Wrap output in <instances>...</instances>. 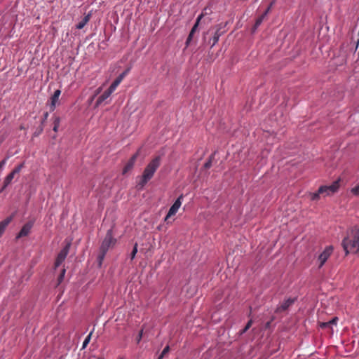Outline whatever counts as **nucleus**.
Here are the masks:
<instances>
[{"instance_id":"f257e3e1","label":"nucleus","mask_w":359,"mask_h":359,"mask_svg":"<svg viewBox=\"0 0 359 359\" xmlns=\"http://www.w3.org/2000/svg\"><path fill=\"white\" fill-rule=\"evenodd\" d=\"M342 246L346 255L357 252L359 250V227L354 226L347 231L346 236L343 239Z\"/></svg>"},{"instance_id":"f03ea898","label":"nucleus","mask_w":359,"mask_h":359,"mask_svg":"<svg viewBox=\"0 0 359 359\" xmlns=\"http://www.w3.org/2000/svg\"><path fill=\"white\" fill-rule=\"evenodd\" d=\"M342 246L346 255L357 252L359 250V227L354 226L347 231L346 236L343 239Z\"/></svg>"},{"instance_id":"7ed1b4c3","label":"nucleus","mask_w":359,"mask_h":359,"mask_svg":"<svg viewBox=\"0 0 359 359\" xmlns=\"http://www.w3.org/2000/svg\"><path fill=\"white\" fill-rule=\"evenodd\" d=\"M161 158L159 156L153 158L144 168L140 182L137 183L139 189H142L147 183L154 177V173L161 165Z\"/></svg>"},{"instance_id":"20e7f679","label":"nucleus","mask_w":359,"mask_h":359,"mask_svg":"<svg viewBox=\"0 0 359 359\" xmlns=\"http://www.w3.org/2000/svg\"><path fill=\"white\" fill-rule=\"evenodd\" d=\"M116 243V239L114 238L112 229H109L106 233L105 238L100 246V250L108 251L109 248L114 247Z\"/></svg>"},{"instance_id":"39448f33","label":"nucleus","mask_w":359,"mask_h":359,"mask_svg":"<svg viewBox=\"0 0 359 359\" xmlns=\"http://www.w3.org/2000/svg\"><path fill=\"white\" fill-rule=\"evenodd\" d=\"M339 188V180L334 181L331 185L321 186L319 187V193L325 196H329L338 191Z\"/></svg>"},{"instance_id":"423d86ee","label":"nucleus","mask_w":359,"mask_h":359,"mask_svg":"<svg viewBox=\"0 0 359 359\" xmlns=\"http://www.w3.org/2000/svg\"><path fill=\"white\" fill-rule=\"evenodd\" d=\"M69 248H70V244L68 243L58 253V255L56 257L55 262V264H54L55 269L60 266L61 265V264L65 261V259H66V257L69 253Z\"/></svg>"},{"instance_id":"0eeeda50","label":"nucleus","mask_w":359,"mask_h":359,"mask_svg":"<svg viewBox=\"0 0 359 359\" xmlns=\"http://www.w3.org/2000/svg\"><path fill=\"white\" fill-rule=\"evenodd\" d=\"M183 199V195H180L177 200L175 201V203L172 204V205L169 209V211L167 214V215L165 217V221H168V219L175 215L177 212L178 211L179 208H180L182 205V201Z\"/></svg>"},{"instance_id":"6e6552de","label":"nucleus","mask_w":359,"mask_h":359,"mask_svg":"<svg viewBox=\"0 0 359 359\" xmlns=\"http://www.w3.org/2000/svg\"><path fill=\"white\" fill-rule=\"evenodd\" d=\"M333 252V247L330 245L325 248L323 252L319 255L318 261L320 262L319 268L322 267Z\"/></svg>"},{"instance_id":"1a4fd4ad","label":"nucleus","mask_w":359,"mask_h":359,"mask_svg":"<svg viewBox=\"0 0 359 359\" xmlns=\"http://www.w3.org/2000/svg\"><path fill=\"white\" fill-rule=\"evenodd\" d=\"M33 222H28L24 224L20 232L18 233L16 238L18 239L20 238L28 236L33 226Z\"/></svg>"},{"instance_id":"9d476101","label":"nucleus","mask_w":359,"mask_h":359,"mask_svg":"<svg viewBox=\"0 0 359 359\" xmlns=\"http://www.w3.org/2000/svg\"><path fill=\"white\" fill-rule=\"evenodd\" d=\"M296 299V298H288L284 301L278 307H277L276 312L280 313L286 311L295 302Z\"/></svg>"},{"instance_id":"9b49d317","label":"nucleus","mask_w":359,"mask_h":359,"mask_svg":"<svg viewBox=\"0 0 359 359\" xmlns=\"http://www.w3.org/2000/svg\"><path fill=\"white\" fill-rule=\"evenodd\" d=\"M114 89L111 88V86H110L109 88L105 90L97 100L95 106L98 107L100 106L105 100H107L111 94L114 91Z\"/></svg>"},{"instance_id":"f8f14e48","label":"nucleus","mask_w":359,"mask_h":359,"mask_svg":"<svg viewBox=\"0 0 359 359\" xmlns=\"http://www.w3.org/2000/svg\"><path fill=\"white\" fill-rule=\"evenodd\" d=\"M138 155L139 153L137 152L131 156V158L129 159V161L127 162V163L123 168V174L127 173L133 168Z\"/></svg>"},{"instance_id":"ddd939ff","label":"nucleus","mask_w":359,"mask_h":359,"mask_svg":"<svg viewBox=\"0 0 359 359\" xmlns=\"http://www.w3.org/2000/svg\"><path fill=\"white\" fill-rule=\"evenodd\" d=\"M60 94H61V90H56L54 92L53 95L51 96V97H50L51 103L50 105V110L51 111H53L55 110L56 104L59 102V97H60Z\"/></svg>"},{"instance_id":"4468645a","label":"nucleus","mask_w":359,"mask_h":359,"mask_svg":"<svg viewBox=\"0 0 359 359\" xmlns=\"http://www.w3.org/2000/svg\"><path fill=\"white\" fill-rule=\"evenodd\" d=\"M130 69L128 68L122 72L111 84V88L116 90L118 86L121 83L125 76L128 74Z\"/></svg>"},{"instance_id":"2eb2a0df","label":"nucleus","mask_w":359,"mask_h":359,"mask_svg":"<svg viewBox=\"0 0 359 359\" xmlns=\"http://www.w3.org/2000/svg\"><path fill=\"white\" fill-rule=\"evenodd\" d=\"M12 219H13V217L10 216V217H6L3 221L0 222V237L3 235L6 227L11 222Z\"/></svg>"},{"instance_id":"dca6fc26","label":"nucleus","mask_w":359,"mask_h":359,"mask_svg":"<svg viewBox=\"0 0 359 359\" xmlns=\"http://www.w3.org/2000/svg\"><path fill=\"white\" fill-rule=\"evenodd\" d=\"M90 16L91 15L90 13L85 15L83 18L77 24L76 28L79 29H83L85 27V25L89 22Z\"/></svg>"},{"instance_id":"f3484780","label":"nucleus","mask_w":359,"mask_h":359,"mask_svg":"<svg viewBox=\"0 0 359 359\" xmlns=\"http://www.w3.org/2000/svg\"><path fill=\"white\" fill-rule=\"evenodd\" d=\"M205 14H206V13H204V11H203V12H202V13H201V14H200V15L198 16V18H197V19H196V22H195V24H194V25L193 26V27H192V29H191V32L192 33H194H194L196 32V30H197V29H198V25H199V23H200V21L201 20V19L203 18V16H204Z\"/></svg>"},{"instance_id":"a211bd4d","label":"nucleus","mask_w":359,"mask_h":359,"mask_svg":"<svg viewBox=\"0 0 359 359\" xmlns=\"http://www.w3.org/2000/svg\"><path fill=\"white\" fill-rule=\"evenodd\" d=\"M222 32H220V28H218L217 31L215 32L213 37L212 38V46H215L219 41V39L220 36L222 35Z\"/></svg>"},{"instance_id":"6ab92c4d","label":"nucleus","mask_w":359,"mask_h":359,"mask_svg":"<svg viewBox=\"0 0 359 359\" xmlns=\"http://www.w3.org/2000/svg\"><path fill=\"white\" fill-rule=\"evenodd\" d=\"M15 177V175L11 172L4 179V187H8L12 182Z\"/></svg>"},{"instance_id":"aec40b11","label":"nucleus","mask_w":359,"mask_h":359,"mask_svg":"<svg viewBox=\"0 0 359 359\" xmlns=\"http://www.w3.org/2000/svg\"><path fill=\"white\" fill-rule=\"evenodd\" d=\"M60 124V118L59 116L53 117V130L57 133Z\"/></svg>"},{"instance_id":"412c9836","label":"nucleus","mask_w":359,"mask_h":359,"mask_svg":"<svg viewBox=\"0 0 359 359\" xmlns=\"http://www.w3.org/2000/svg\"><path fill=\"white\" fill-rule=\"evenodd\" d=\"M107 252V251H103L100 249V253L97 257L98 264L100 266L102 265V261L104 260Z\"/></svg>"},{"instance_id":"4be33fe9","label":"nucleus","mask_w":359,"mask_h":359,"mask_svg":"<svg viewBox=\"0 0 359 359\" xmlns=\"http://www.w3.org/2000/svg\"><path fill=\"white\" fill-rule=\"evenodd\" d=\"M266 16V15L263 13L256 20L254 29H257L262 23Z\"/></svg>"},{"instance_id":"5701e85b","label":"nucleus","mask_w":359,"mask_h":359,"mask_svg":"<svg viewBox=\"0 0 359 359\" xmlns=\"http://www.w3.org/2000/svg\"><path fill=\"white\" fill-rule=\"evenodd\" d=\"M65 272H66L65 269H62L60 274L59 275V276L57 278V285H60L63 281V279H64V277L65 275Z\"/></svg>"},{"instance_id":"b1692460","label":"nucleus","mask_w":359,"mask_h":359,"mask_svg":"<svg viewBox=\"0 0 359 359\" xmlns=\"http://www.w3.org/2000/svg\"><path fill=\"white\" fill-rule=\"evenodd\" d=\"M23 167H24V163H22L17 165L11 172L14 175L18 174L21 171V170L22 169Z\"/></svg>"},{"instance_id":"393cba45","label":"nucleus","mask_w":359,"mask_h":359,"mask_svg":"<svg viewBox=\"0 0 359 359\" xmlns=\"http://www.w3.org/2000/svg\"><path fill=\"white\" fill-rule=\"evenodd\" d=\"M92 334H93V332H90V334L86 337V338L83 341V348H86L87 346V345L89 344L90 341V338H91Z\"/></svg>"},{"instance_id":"a878e982","label":"nucleus","mask_w":359,"mask_h":359,"mask_svg":"<svg viewBox=\"0 0 359 359\" xmlns=\"http://www.w3.org/2000/svg\"><path fill=\"white\" fill-rule=\"evenodd\" d=\"M320 194H321L319 193V189L318 190L317 192L310 194L311 200H312V201L318 200Z\"/></svg>"},{"instance_id":"bb28decb","label":"nucleus","mask_w":359,"mask_h":359,"mask_svg":"<svg viewBox=\"0 0 359 359\" xmlns=\"http://www.w3.org/2000/svg\"><path fill=\"white\" fill-rule=\"evenodd\" d=\"M137 252V243L134 245L133 249L130 253V259H133Z\"/></svg>"},{"instance_id":"cd10ccee","label":"nucleus","mask_w":359,"mask_h":359,"mask_svg":"<svg viewBox=\"0 0 359 359\" xmlns=\"http://www.w3.org/2000/svg\"><path fill=\"white\" fill-rule=\"evenodd\" d=\"M169 351H170V346H166L163 348V351L161 352L158 359H162L164 357V355H166L169 352Z\"/></svg>"},{"instance_id":"c85d7f7f","label":"nucleus","mask_w":359,"mask_h":359,"mask_svg":"<svg viewBox=\"0 0 359 359\" xmlns=\"http://www.w3.org/2000/svg\"><path fill=\"white\" fill-rule=\"evenodd\" d=\"M212 158L213 155L210 156L209 160L204 164L205 169H209L212 166Z\"/></svg>"},{"instance_id":"c756f323","label":"nucleus","mask_w":359,"mask_h":359,"mask_svg":"<svg viewBox=\"0 0 359 359\" xmlns=\"http://www.w3.org/2000/svg\"><path fill=\"white\" fill-rule=\"evenodd\" d=\"M351 192L355 196L359 195V184L355 187L352 188L351 189Z\"/></svg>"},{"instance_id":"7c9ffc66","label":"nucleus","mask_w":359,"mask_h":359,"mask_svg":"<svg viewBox=\"0 0 359 359\" xmlns=\"http://www.w3.org/2000/svg\"><path fill=\"white\" fill-rule=\"evenodd\" d=\"M194 34V33L190 32V33H189V36H188V37L187 39V41H186L187 46H188L189 45V43H190V42H191V39L193 38Z\"/></svg>"},{"instance_id":"2f4dec72","label":"nucleus","mask_w":359,"mask_h":359,"mask_svg":"<svg viewBox=\"0 0 359 359\" xmlns=\"http://www.w3.org/2000/svg\"><path fill=\"white\" fill-rule=\"evenodd\" d=\"M252 323H253L252 320V319H250V320L248 322V323L246 324V325L245 326V327H244V332H247V331L250 328V327H251V326H252Z\"/></svg>"},{"instance_id":"473e14b6","label":"nucleus","mask_w":359,"mask_h":359,"mask_svg":"<svg viewBox=\"0 0 359 359\" xmlns=\"http://www.w3.org/2000/svg\"><path fill=\"white\" fill-rule=\"evenodd\" d=\"M8 157L3 159L1 161H0V171L4 168V167L5 166L6 162H7V160H8Z\"/></svg>"},{"instance_id":"72a5a7b5","label":"nucleus","mask_w":359,"mask_h":359,"mask_svg":"<svg viewBox=\"0 0 359 359\" xmlns=\"http://www.w3.org/2000/svg\"><path fill=\"white\" fill-rule=\"evenodd\" d=\"M320 326L321 328H327V327H330V323L328 322H325V323H321L320 324Z\"/></svg>"},{"instance_id":"f704fd0d","label":"nucleus","mask_w":359,"mask_h":359,"mask_svg":"<svg viewBox=\"0 0 359 359\" xmlns=\"http://www.w3.org/2000/svg\"><path fill=\"white\" fill-rule=\"evenodd\" d=\"M274 2H271L270 4V5L269 6V7L266 8V10L265 11V12L264 13V15H267L269 13V12L270 11L273 4Z\"/></svg>"},{"instance_id":"c9c22d12","label":"nucleus","mask_w":359,"mask_h":359,"mask_svg":"<svg viewBox=\"0 0 359 359\" xmlns=\"http://www.w3.org/2000/svg\"><path fill=\"white\" fill-rule=\"evenodd\" d=\"M337 320H338V318L337 317H335V318H332L331 320H330L329 323H330V326L332 325H336Z\"/></svg>"},{"instance_id":"e433bc0d","label":"nucleus","mask_w":359,"mask_h":359,"mask_svg":"<svg viewBox=\"0 0 359 359\" xmlns=\"http://www.w3.org/2000/svg\"><path fill=\"white\" fill-rule=\"evenodd\" d=\"M142 334H143V330H141L139 332V334H138V337H137V342H139L142 337Z\"/></svg>"},{"instance_id":"4c0bfd02","label":"nucleus","mask_w":359,"mask_h":359,"mask_svg":"<svg viewBox=\"0 0 359 359\" xmlns=\"http://www.w3.org/2000/svg\"><path fill=\"white\" fill-rule=\"evenodd\" d=\"M48 116V112L44 113L43 120L42 123H43L47 119Z\"/></svg>"},{"instance_id":"58836bf2","label":"nucleus","mask_w":359,"mask_h":359,"mask_svg":"<svg viewBox=\"0 0 359 359\" xmlns=\"http://www.w3.org/2000/svg\"><path fill=\"white\" fill-rule=\"evenodd\" d=\"M7 187H4V182H3V186L0 190V192L3 191Z\"/></svg>"},{"instance_id":"ea45409f","label":"nucleus","mask_w":359,"mask_h":359,"mask_svg":"<svg viewBox=\"0 0 359 359\" xmlns=\"http://www.w3.org/2000/svg\"><path fill=\"white\" fill-rule=\"evenodd\" d=\"M7 187H4V182H3V186L0 190V192L3 191Z\"/></svg>"},{"instance_id":"a19ab883","label":"nucleus","mask_w":359,"mask_h":359,"mask_svg":"<svg viewBox=\"0 0 359 359\" xmlns=\"http://www.w3.org/2000/svg\"><path fill=\"white\" fill-rule=\"evenodd\" d=\"M245 332H244V328L241 331V334H244Z\"/></svg>"},{"instance_id":"79ce46f5","label":"nucleus","mask_w":359,"mask_h":359,"mask_svg":"<svg viewBox=\"0 0 359 359\" xmlns=\"http://www.w3.org/2000/svg\"><path fill=\"white\" fill-rule=\"evenodd\" d=\"M100 90H101L100 88H98V89L97 90V93H99L100 92Z\"/></svg>"},{"instance_id":"37998d69","label":"nucleus","mask_w":359,"mask_h":359,"mask_svg":"<svg viewBox=\"0 0 359 359\" xmlns=\"http://www.w3.org/2000/svg\"><path fill=\"white\" fill-rule=\"evenodd\" d=\"M269 325H270V323L269 322V323H266V327H269Z\"/></svg>"}]
</instances>
